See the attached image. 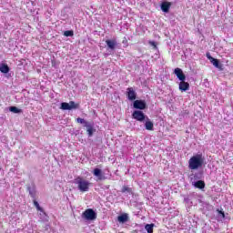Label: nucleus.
I'll return each instance as SVG.
<instances>
[{"label": "nucleus", "mask_w": 233, "mask_h": 233, "mask_svg": "<svg viewBox=\"0 0 233 233\" xmlns=\"http://www.w3.org/2000/svg\"><path fill=\"white\" fill-rule=\"evenodd\" d=\"M194 187H196V188H199L200 190H203V188H205V181L198 180L195 182Z\"/></svg>", "instance_id": "nucleus-17"}, {"label": "nucleus", "mask_w": 233, "mask_h": 233, "mask_svg": "<svg viewBox=\"0 0 233 233\" xmlns=\"http://www.w3.org/2000/svg\"><path fill=\"white\" fill-rule=\"evenodd\" d=\"M133 119H136V121H139L140 123H143L145 119H147V116L143 111L136 110L132 113Z\"/></svg>", "instance_id": "nucleus-5"}, {"label": "nucleus", "mask_w": 233, "mask_h": 233, "mask_svg": "<svg viewBox=\"0 0 233 233\" xmlns=\"http://www.w3.org/2000/svg\"><path fill=\"white\" fill-rule=\"evenodd\" d=\"M122 194H132V187H128V186H123L122 189H121Z\"/></svg>", "instance_id": "nucleus-19"}, {"label": "nucleus", "mask_w": 233, "mask_h": 233, "mask_svg": "<svg viewBox=\"0 0 233 233\" xmlns=\"http://www.w3.org/2000/svg\"><path fill=\"white\" fill-rule=\"evenodd\" d=\"M64 35L66 37H72L74 35V31L73 30H67L64 32Z\"/></svg>", "instance_id": "nucleus-23"}, {"label": "nucleus", "mask_w": 233, "mask_h": 233, "mask_svg": "<svg viewBox=\"0 0 233 233\" xmlns=\"http://www.w3.org/2000/svg\"><path fill=\"white\" fill-rule=\"evenodd\" d=\"M0 72H2V74H8L10 67L6 64H0Z\"/></svg>", "instance_id": "nucleus-16"}, {"label": "nucleus", "mask_w": 233, "mask_h": 233, "mask_svg": "<svg viewBox=\"0 0 233 233\" xmlns=\"http://www.w3.org/2000/svg\"><path fill=\"white\" fill-rule=\"evenodd\" d=\"M106 45H107L109 50H116V46H117V41L116 39L106 40Z\"/></svg>", "instance_id": "nucleus-11"}, {"label": "nucleus", "mask_w": 233, "mask_h": 233, "mask_svg": "<svg viewBox=\"0 0 233 233\" xmlns=\"http://www.w3.org/2000/svg\"><path fill=\"white\" fill-rule=\"evenodd\" d=\"M82 218L87 219L88 221H94V219L97 218V215L96 214V211H94V209L88 208L83 212Z\"/></svg>", "instance_id": "nucleus-3"}, {"label": "nucleus", "mask_w": 233, "mask_h": 233, "mask_svg": "<svg viewBox=\"0 0 233 233\" xmlns=\"http://www.w3.org/2000/svg\"><path fill=\"white\" fill-rule=\"evenodd\" d=\"M220 213L222 214L223 218H225V213L224 212H220Z\"/></svg>", "instance_id": "nucleus-28"}, {"label": "nucleus", "mask_w": 233, "mask_h": 233, "mask_svg": "<svg viewBox=\"0 0 233 233\" xmlns=\"http://www.w3.org/2000/svg\"><path fill=\"white\" fill-rule=\"evenodd\" d=\"M207 57L208 59H209V61H212V59H214V57H212L208 53L207 54Z\"/></svg>", "instance_id": "nucleus-27"}, {"label": "nucleus", "mask_w": 233, "mask_h": 233, "mask_svg": "<svg viewBox=\"0 0 233 233\" xmlns=\"http://www.w3.org/2000/svg\"><path fill=\"white\" fill-rule=\"evenodd\" d=\"M213 66H215L216 68H218V70H223V65L219 63V60L217 58H211V62Z\"/></svg>", "instance_id": "nucleus-14"}, {"label": "nucleus", "mask_w": 233, "mask_h": 233, "mask_svg": "<svg viewBox=\"0 0 233 233\" xmlns=\"http://www.w3.org/2000/svg\"><path fill=\"white\" fill-rule=\"evenodd\" d=\"M36 210H38V212H43V208H41V206H39V202H37V200H34L33 201Z\"/></svg>", "instance_id": "nucleus-22"}, {"label": "nucleus", "mask_w": 233, "mask_h": 233, "mask_svg": "<svg viewBox=\"0 0 233 233\" xmlns=\"http://www.w3.org/2000/svg\"><path fill=\"white\" fill-rule=\"evenodd\" d=\"M205 163V157L202 154H197L190 157L188 160V168L189 170H198L201 168Z\"/></svg>", "instance_id": "nucleus-1"}, {"label": "nucleus", "mask_w": 233, "mask_h": 233, "mask_svg": "<svg viewBox=\"0 0 233 233\" xmlns=\"http://www.w3.org/2000/svg\"><path fill=\"white\" fill-rule=\"evenodd\" d=\"M127 96L129 101H136L137 99V93H136L134 87H128L127 89Z\"/></svg>", "instance_id": "nucleus-6"}, {"label": "nucleus", "mask_w": 233, "mask_h": 233, "mask_svg": "<svg viewBox=\"0 0 233 233\" xmlns=\"http://www.w3.org/2000/svg\"><path fill=\"white\" fill-rule=\"evenodd\" d=\"M133 106L137 110H145V108H147V102H145V100H135Z\"/></svg>", "instance_id": "nucleus-7"}, {"label": "nucleus", "mask_w": 233, "mask_h": 233, "mask_svg": "<svg viewBox=\"0 0 233 233\" xmlns=\"http://www.w3.org/2000/svg\"><path fill=\"white\" fill-rule=\"evenodd\" d=\"M28 190H29V194H30L31 198H35V192L30 190V187H28Z\"/></svg>", "instance_id": "nucleus-25"}, {"label": "nucleus", "mask_w": 233, "mask_h": 233, "mask_svg": "<svg viewBox=\"0 0 233 233\" xmlns=\"http://www.w3.org/2000/svg\"><path fill=\"white\" fill-rule=\"evenodd\" d=\"M145 228L147 233H154V224H147Z\"/></svg>", "instance_id": "nucleus-20"}, {"label": "nucleus", "mask_w": 233, "mask_h": 233, "mask_svg": "<svg viewBox=\"0 0 233 233\" xmlns=\"http://www.w3.org/2000/svg\"><path fill=\"white\" fill-rule=\"evenodd\" d=\"M80 192H88L90 188V182L85 180V178L78 177L75 179Z\"/></svg>", "instance_id": "nucleus-2"}, {"label": "nucleus", "mask_w": 233, "mask_h": 233, "mask_svg": "<svg viewBox=\"0 0 233 233\" xmlns=\"http://www.w3.org/2000/svg\"><path fill=\"white\" fill-rule=\"evenodd\" d=\"M174 74L177 76L179 81H185L187 79V76H185V73H183V70L181 68H175Z\"/></svg>", "instance_id": "nucleus-8"}, {"label": "nucleus", "mask_w": 233, "mask_h": 233, "mask_svg": "<svg viewBox=\"0 0 233 233\" xmlns=\"http://www.w3.org/2000/svg\"><path fill=\"white\" fill-rule=\"evenodd\" d=\"M170 6H172V3L168 1H163L160 5V8L162 12H165V14H168V12L170 11Z\"/></svg>", "instance_id": "nucleus-9"}, {"label": "nucleus", "mask_w": 233, "mask_h": 233, "mask_svg": "<svg viewBox=\"0 0 233 233\" xmlns=\"http://www.w3.org/2000/svg\"><path fill=\"white\" fill-rule=\"evenodd\" d=\"M10 112H13L14 114H21L23 112V109L17 108V106H11L9 108Z\"/></svg>", "instance_id": "nucleus-21"}, {"label": "nucleus", "mask_w": 233, "mask_h": 233, "mask_svg": "<svg viewBox=\"0 0 233 233\" xmlns=\"http://www.w3.org/2000/svg\"><path fill=\"white\" fill-rule=\"evenodd\" d=\"M117 221L119 223H127V221H128V214L124 213L120 216L117 217Z\"/></svg>", "instance_id": "nucleus-15"}, {"label": "nucleus", "mask_w": 233, "mask_h": 233, "mask_svg": "<svg viewBox=\"0 0 233 233\" xmlns=\"http://www.w3.org/2000/svg\"><path fill=\"white\" fill-rule=\"evenodd\" d=\"M76 122H77V123H80L81 125L86 123V122L85 121V119H84V118H81V117H78V118L76 119Z\"/></svg>", "instance_id": "nucleus-24"}, {"label": "nucleus", "mask_w": 233, "mask_h": 233, "mask_svg": "<svg viewBox=\"0 0 233 233\" xmlns=\"http://www.w3.org/2000/svg\"><path fill=\"white\" fill-rule=\"evenodd\" d=\"M145 128L149 131L154 130V122H152L148 117L146 118Z\"/></svg>", "instance_id": "nucleus-13"}, {"label": "nucleus", "mask_w": 233, "mask_h": 233, "mask_svg": "<svg viewBox=\"0 0 233 233\" xmlns=\"http://www.w3.org/2000/svg\"><path fill=\"white\" fill-rule=\"evenodd\" d=\"M149 45H151V46H154V48H157V44H156V42L154 41H150Z\"/></svg>", "instance_id": "nucleus-26"}, {"label": "nucleus", "mask_w": 233, "mask_h": 233, "mask_svg": "<svg viewBox=\"0 0 233 233\" xmlns=\"http://www.w3.org/2000/svg\"><path fill=\"white\" fill-rule=\"evenodd\" d=\"M86 127H87L86 132L88 134V137H92V136H94V133L96 132V129H94V127H92L91 125H87Z\"/></svg>", "instance_id": "nucleus-18"}, {"label": "nucleus", "mask_w": 233, "mask_h": 233, "mask_svg": "<svg viewBox=\"0 0 233 233\" xmlns=\"http://www.w3.org/2000/svg\"><path fill=\"white\" fill-rule=\"evenodd\" d=\"M93 174L94 176L98 177L99 181H103V179H106V177H105V175H103V171H101V169L99 168H95L93 171Z\"/></svg>", "instance_id": "nucleus-12"}, {"label": "nucleus", "mask_w": 233, "mask_h": 233, "mask_svg": "<svg viewBox=\"0 0 233 233\" xmlns=\"http://www.w3.org/2000/svg\"><path fill=\"white\" fill-rule=\"evenodd\" d=\"M76 108H79V104H76L74 101L61 103L62 110H76Z\"/></svg>", "instance_id": "nucleus-4"}, {"label": "nucleus", "mask_w": 233, "mask_h": 233, "mask_svg": "<svg viewBox=\"0 0 233 233\" xmlns=\"http://www.w3.org/2000/svg\"><path fill=\"white\" fill-rule=\"evenodd\" d=\"M178 88L181 92H187V90H189L190 88V84L185 80H180Z\"/></svg>", "instance_id": "nucleus-10"}]
</instances>
